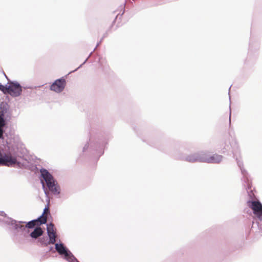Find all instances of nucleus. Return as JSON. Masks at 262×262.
Returning a JSON list of instances; mask_svg holds the SVG:
<instances>
[{"instance_id": "f257e3e1", "label": "nucleus", "mask_w": 262, "mask_h": 262, "mask_svg": "<svg viewBox=\"0 0 262 262\" xmlns=\"http://www.w3.org/2000/svg\"><path fill=\"white\" fill-rule=\"evenodd\" d=\"M46 217L43 216L42 215V216H41L38 220H33L29 222L25 226L21 224V223H24V222H17V221L13 220L11 219H9L7 221V223L8 224L11 225L14 229L18 231H21L25 230L26 228H32L34 227L35 225H36L37 223H38V222H39L41 224L46 223Z\"/></svg>"}, {"instance_id": "f03ea898", "label": "nucleus", "mask_w": 262, "mask_h": 262, "mask_svg": "<svg viewBox=\"0 0 262 262\" xmlns=\"http://www.w3.org/2000/svg\"><path fill=\"white\" fill-rule=\"evenodd\" d=\"M222 160V157L220 155L203 154L201 156L192 155L188 158L190 162L200 161L210 163H217Z\"/></svg>"}, {"instance_id": "7ed1b4c3", "label": "nucleus", "mask_w": 262, "mask_h": 262, "mask_svg": "<svg viewBox=\"0 0 262 262\" xmlns=\"http://www.w3.org/2000/svg\"><path fill=\"white\" fill-rule=\"evenodd\" d=\"M40 172L42 177L46 182L49 189L55 194H59V188L52 176L45 169H41Z\"/></svg>"}, {"instance_id": "20e7f679", "label": "nucleus", "mask_w": 262, "mask_h": 262, "mask_svg": "<svg viewBox=\"0 0 262 262\" xmlns=\"http://www.w3.org/2000/svg\"><path fill=\"white\" fill-rule=\"evenodd\" d=\"M55 249L57 252L69 262H79L72 253L62 244H56Z\"/></svg>"}, {"instance_id": "39448f33", "label": "nucleus", "mask_w": 262, "mask_h": 262, "mask_svg": "<svg viewBox=\"0 0 262 262\" xmlns=\"http://www.w3.org/2000/svg\"><path fill=\"white\" fill-rule=\"evenodd\" d=\"M7 93L13 97H18L20 95L22 92V88L17 82L11 81L8 82Z\"/></svg>"}, {"instance_id": "423d86ee", "label": "nucleus", "mask_w": 262, "mask_h": 262, "mask_svg": "<svg viewBox=\"0 0 262 262\" xmlns=\"http://www.w3.org/2000/svg\"><path fill=\"white\" fill-rule=\"evenodd\" d=\"M17 163V160L15 157L11 155V154H0V165L8 166H12Z\"/></svg>"}, {"instance_id": "0eeeda50", "label": "nucleus", "mask_w": 262, "mask_h": 262, "mask_svg": "<svg viewBox=\"0 0 262 262\" xmlns=\"http://www.w3.org/2000/svg\"><path fill=\"white\" fill-rule=\"evenodd\" d=\"M248 205L252 209L253 213L257 217L262 220V204L258 201H248Z\"/></svg>"}, {"instance_id": "6e6552de", "label": "nucleus", "mask_w": 262, "mask_h": 262, "mask_svg": "<svg viewBox=\"0 0 262 262\" xmlns=\"http://www.w3.org/2000/svg\"><path fill=\"white\" fill-rule=\"evenodd\" d=\"M66 85V80L63 78L59 79L51 85L50 89L56 93L62 92Z\"/></svg>"}, {"instance_id": "1a4fd4ad", "label": "nucleus", "mask_w": 262, "mask_h": 262, "mask_svg": "<svg viewBox=\"0 0 262 262\" xmlns=\"http://www.w3.org/2000/svg\"><path fill=\"white\" fill-rule=\"evenodd\" d=\"M6 122L4 119V115L2 114H0V138H2L4 133V127L5 125Z\"/></svg>"}, {"instance_id": "9d476101", "label": "nucleus", "mask_w": 262, "mask_h": 262, "mask_svg": "<svg viewBox=\"0 0 262 262\" xmlns=\"http://www.w3.org/2000/svg\"><path fill=\"white\" fill-rule=\"evenodd\" d=\"M42 233V231L41 228H36L31 233V236L32 238H36L40 236Z\"/></svg>"}, {"instance_id": "9b49d317", "label": "nucleus", "mask_w": 262, "mask_h": 262, "mask_svg": "<svg viewBox=\"0 0 262 262\" xmlns=\"http://www.w3.org/2000/svg\"><path fill=\"white\" fill-rule=\"evenodd\" d=\"M48 236L50 238L49 243L51 244H54L56 241V240H55V238L56 237V233L52 232V233H48Z\"/></svg>"}, {"instance_id": "f8f14e48", "label": "nucleus", "mask_w": 262, "mask_h": 262, "mask_svg": "<svg viewBox=\"0 0 262 262\" xmlns=\"http://www.w3.org/2000/svg\"><path fill=\"white\" fill-rule=\"evenodd\" d=\"M48 233L55 232L54 230V225L52 224L47 225Z\"/></svg>"}, {"instance_id": "ddd939ff", "label": "nucleus", "mask_w": 262, "mask_h": 262, "mask_svg": "<svg viewBox=\"0 0 262 262\" xmlns=\"http://www.w3.org/2000/svg\"><path fill=\"white\" fill-rule=\"evenodd\" d=\"M7 85L4 86L0 83V90L3 92L5 94L7 93Z\"/></svg>"}, {"instance_id": "4468645a", "label": "nucleus", "mask_w": 262, "mask_h": 262, "mask_svg": "<svg viewBox=\"0 0 262 262\" xmlns=\"http://www.w3.org/2000/svg\"><path fill=\"white\" fill-rule=\"evenodd\" d=\"M41 183H42L43 189H44V191H45V193L47 194V189L45 188V184L42 181H41Z\"/></svg>"}, {"instance_id": "2eb2a0df", "label": "nucleus", "mask_w": 262, "mask_h": 262, "mask_svg": "<svg viewBox=\"0 0 262 262\" xmlns=\"http://www.w3.org/2000/svg\"><path fill=\"white\" fill-rule=\"evenodd\" d=\"M48 207H46V208L44 209L43 213H46V212L47 211H48Z\"/></svg>"}, {"instance_id": "dca6fc26", "label": "nucleus", "mask_w": 262, "mask_h": 262, "mask_svg": "<svg viewBox=\"0 0 262 262\" xmlns=\"http://www.w3.org/2000/svg\"><path fill=\"white\" fill-rule=\"evenodd\" d=\"M241 170H242V172L243 173V174H244V171H243V170H242V168H241Z\"/></svg>"}, {"instance_id": "f3484780", "label": "nucleus", "mask_w": 262, "mask_h": 262, "mask_svg": "<svg viewBox=\"0 0 262 262\" xmlns=\"http://www.w3.org/2000/svg\"><path fill=\"white\" fill-rule=\"evenodd\" d=\"M238 165H239V166L241 167V165H240V164H239V163H238Z\"/></svg>"}]
</instances>
